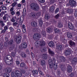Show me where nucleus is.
I'll return each instance as SVG.
<instances>
[{"label":"nucleus","mask_w":77,"mask_h":77,"mask_svg":"<svg viewBox=\"0 0 77 77\" xmlns=\"http://www.w3.org/2000/svg\"><path fill=\"white\" fill-rule=\"evenodd\" d=\"M4 61L5 62V64L9 66H12L14 64L12 57L10 55H7L5 56Z\"/></svg>","instance_id":"obj_1"},{"label":"nucleus","mask_w":77,"mask_h":77,"mask_svg":"<svg viewBox=\"0 0 77 77\" xmlns=\"http://www.w3.org/2000/svg\"><path fill=\"white\" fill-rule=\"evenodd\" d=\"M53 61L54 62V63ZM48 62L50 69H52L53 66L54 70H56L57 69L58 66L57 64H56V59H55L54 58L53 60H48Z\"/></svg>","instance_id":"obj_2"},{"label":"nucleus","mask_w":77,"mask_h":77,"mask_svg":"<svg viewBox=\"0 0 77 77\" xmlns=\"http://www.w3.org/2000/svg\"><path fill=\"white\" fill-rule=\"evenodd\" d=\"M11 76L12 77H21L23 75L22 73L18 70H16L15 72H13L11 73Z\"/></svg>","instance_id":"obj_3"},{"label":"nucleus","mask_w":77,"mask_h":77,"mask_svg":"<svg viewBox=\"0 0 77 77\" xmlns=\"http://www.w3.org/2000/svg\"><path fill=\"white\" fill-rule=\"evenodd\" d=\"M30 6L32 9L34 11H37L39 9V7L38 5L36 3H32Z\"/></svg>","instance_id":"obj_4"},{"label":"nucleus","mask_w":77,"mask_h":77,"mask_svg":"<svg viewBox=\"0 0 77 77\" xmlns=\"http://www.w3.org/2000/svg\"><path fill=\"white\" fill-rule=\"evenodd\" d=\"M35 47H38L39 45L40 47H44V46H45V42L43 41H37L35 42Z\"/></svg>","instance_id":"obj_5"},{"label":"nucleus","mask_w":77,"mask_h":77,"mask_svg":"<svg viewBox=\"0 0 77 77\" xmlns=\"http://www.w3.org/2000/svg\"><path fill=\"white\" fill-rule=\"evenodd\" d=\"M77 3L74 0H69V3L66 5V6H72V7H75Z\"/></svg>","instance_id":"obj_6"},{"label":"nucleus","mask_w":77,"mask_h":77,"mask_svg":"<svg viewBox=\"0 0 77 77\" xmlns=\"http://www.w3.org/2000/svg\"><path fill=\"white\" fill-rule=\"evenodd\" d=\"M30 16L32 18H36V17H39L40 14L35 12H32L30 13Z\"/></svg>","instance_id":"obj_7"},{"label":"nucleus","mask_w":77,"mask_h":77,"mask_svg":"<svg viewBox=\"0 0 77 77\" xmlns=\"http://www.w3.org/2000/svg\"><path fill=\"white\" fill-rule=\"evenodd\" d=\"M41 38V34L39 33L35 34L33 36V38L35 41L39 40Z\"/></svg>","instance_id":"obj_8"},{"label":"nucleus","mask_w":77,"mask_h":77,"mask_svg":"<svg viewBox=\"0 0 77 77\" xmlns=\"http://www.w3.org/2000/svg\"><path fill=\"white\" fill-rule=\"evenodd\" d=\"M21 36L19 35L17 36L16 40V43L17 44L21 43Z\"/></svg>","instance_id":"obj_9"},{"label":"nucleus","mask_w":77,"mask_h":77,"mask_svg":"<svg viewBox=\"0 0 77 77\" xmlns=\"http://www.w3.org/2000/svg\"><path fill=\"white\" fill-rule=\"evenodd\" d=\"M71 50L69 49H68L65 51V54L66 56H69V55L71 54Z\"/></svg>","instance_id":"obj_10"},{"label":"nucleus","mask_w":77,"mask_h":77,"mask_svg":"<svg viewBox=\"0 0 77 77\" xmlns=\"http://www.w3.org/2000/svg\"><path fill=\"white\" fill-rule=\"evenodd\" d=\"M38 71L37 70H33L32 71V75L34 76V77H36V76L38 75Z\"/></svg>","instance_id":"obj_11"},{"label":"nucleus","mask_w":77,"mask_h":77,"mask_svg":"<svg viewBox=\"0 0 77 77\" xmlns=\"http://www.w3.org/2000/svg\"><path fill=\"white\" fill-rule=\"evenodd\" d=\"M48 52L49 53V54H50L51 56H54V51H51V49L50 48H49L48 49Z\"/></svg>","instance_id":"obj_12"},{"label":"nucleus","mask_w":77,"mask_h":77,"mask_svg":"<svg viewBox=\"0 0 77 77\" xmlns=\"http://www.w3.org/2000/svg\"><path fill=\"white\" fill-rule=\"evenodd\" d=\"M56 49L58 51H61L62 49V46L60 45H57L56 46Z\"/></svg>","instance_id":"obj_13"},{"label":"nucleus","mask_w":77,"mask_h":77,"mask_svg":"<svg viewBox=\"0 0 77 77\" xmlns=\"http://www.w3.org/2000/svg\"><path fill=\"white\" fill-rule=\"evenodd\" d=\"M67 71L68 72H71L72 71V67L70 66H69L67 67Z\"/></svg>","instance_id":"obj_14"},{"label":"nucleus","mask_w":77,"mask_h":77,"mask_svg":"<svg viewBox=\"0 0 77 77\" xmlns=\"http://www.w3.org/2000/svg\"><path fill=\"white\" fill-rule=\"evenodd\" d=\"M38 23L35 22H32L31 23V25L32 27H36L37 26Z\"/></svg>","instance_id":"obj_15"},{"label":"nucleus","mask_w":77,"mask_h":77,"mask_svg":"<svg viewBox=\"0 0 77 77\" xmlns=\"http://www.w3.org/2000/svg\"><path fill=\"white\" fill-rule=\"evenodd\" d=\"M27 43H26L23 42L21 44V47L23 48H24V49H26L27 47Z\"/></svg>","instance_id":"obj_16"},{"label":"nucleus","mask_w":77,"mask_h":77,"mask_svg":"<svg viewBox=\"0 0 77 77\" xmlns=\"http://www.w3.org/2000/svg\"><path fill=\"white\" fill-rule=\"evenodd\" d=\"M60 68L63 71H65V66L63 64H61L60 65Z\"/></svg>","instance_id":"obj_17"},{"label":"nucleus","mask_w":77,"mask_h":77,"mask_svg":"<svg viewBox=\"0 0 77 77\" xmlns=\"http://www.w3.org/2000/svg\"><path fill=\"white\" fill-rule=\"evenodd\" d=\"M48 44V46L50 47H54V43H53V42L52 41L49 42Z\"/></svg>","instance_id":"obj_18"},{"label":"nucleus","mask_w":77,"mask_h":77,"mask_svg":"<svg viewBox=\"0 0 77 77\" xmlns=\"http://www.w3.org/2000/svg\"><path fill=\"white\" fill-rule=\"evenodd\" d=\"M0 9L3 11H5L7 9V8L5 6V5H4L0 7Z\"/></svg>","instance_id":"obj_19"},{"label":"nucleus","mask_w":77,"mask_h":77,"mask_svg":"<svg viewBox=\"0 0 77 77\" xmlns=\"http://www.w3.org/2000/svg\"><path fill=\"white\" fill-rule=\"evenodd\" d=\"M42 58L43 59L47 60L48 58V55L47 54H44L42 55Z\"/></svg>","instance_id":"obj_20"},{"label":"nucleus","mask_w":77,"mask_h":77,"mask_svg":"<svg viewBox=\"0 0 77 77\" xmlns=\"http://www.w3.org/2000/svg\"><path fill=\"white\" fill-rule=\"evenodd\" d=\"M38 22L39 23V26L40 27H42V24H43V21L41 19L39 20H38Z\"/></svg>","instance_id":"obj_21"},{"label":"nucleus","mask_w":77,"mask_h":77,"mask_svg":"<svg viewBox=\"0 0 77 77\" xmlns=\"http://www.w3.org/2000/svg\"><path fill=\"white\" fill-rule=\"evenodd\" d=\"M68 20L71 21H73L74 20V18L73 16H70L68 17Z\"/></svg>","instance_id":"obj_22"},{"label":"nucleus","mask_w":77,"mask_h":77,"mask_svg":"<svg viewBox=\"0 0 77 77\" xmlns=\"http://www.w3.org/2000/svg\"><path fill=\"white\" fill-rule=\"evenodd\" d=\"M41 63L42 66H45V60H42L41 61Z\"/></svg>","instance_id":"obj_23"},{"label":"nucleus","mask_w":77,"mask_h":77,"mask_svg":"<svg viewBox=\"0 0 77 77\" xmlns=\"http://www.w3.org/2000/svg\"><path fill=\"white\" fill-rule=\"evenodd\" d=\"M54 10V6H52L49 9V11L50 12H53Z\"/></svg>","instance_id":"obj_24"},{"label":"nucleus","mask_w":77,"mask_h":77,"mask_svg":"<svg viewBox=\"0 0 77 77\" xmlns=\"http://www.w3.org/2000/svg\"><path fill=\"white\" fill-rule=\"evenodd\" d=\"M17 20V17L16 16H14L13 17H12V19L11 20V22H12L13 23H14L15 21V20Z\"/></svg>","instance_id":"obj_25"},{"label":"nucleus","mask_w":77,"mask_h":77,"mask_svg":"<svg viewBox=\"0 0 77 77\" xmlns=\"http://www.w3.org/2000/svg\"><path fill=\"white\" fill-rule=\"evenodd\" d=\"M5 71L8 72V73H10V72H11L12 70H11V68H7L5 69Z\"/></svg>","instance_id":"obj_26"},{"label":"nucleus","mask_w":77,"mask_h":77,"mask_svg":"<svg viewBox=\"0 0 77 77\" xmlns=\"http://www.w3.org/2000/svg\"><path fill=\"white\" fill-rule=\"evenodd\" d=\"M69 44L71 47L74 46L75 45V43L73 42L72 40H70L69 42Z\"/></svg>","instance_id":"obj_27"},{"label":"nucleus","mask_w":77,"mask_h":77,"mask_svg":"<svg viewBox=\"0 0 77 77\" xmlns=\"http://www.w3.org/2000/svg\"><path fill=\"white\" fill-rule=\"evenodd\" d=\"M73 11V10L72 9H68L67 11V13H68V14H72Z\"/></svg>","instance_id":"obj_28"},{"label":"nucleus","mask_w":77,"mask_h":77,"mask_svg":"<svg viewBox=\"0 0 77 77\" xmlns=\"http://www.w3.org/2000/svg\"><path fill=\"white\" fill-rule=\"evenodd\" d=\"M21 56L22 57H23V58H26V54L24 52H22L21 53Z\"/></svg>","instance_id":"obj_29"},{"label":"nucleus","mask_w":77,"mask_h":77,"mask_svg":"<svg viewBox=\"0 0 77 77\" xmlns=\"http://www.w3.org/2000/svg\"><path fill=\"white\" fill-rule=\"evenodd\" d=\"M26 8H24L23 10V16H26Z\"/></svg>","instance_id":"obj_30"},{"label":"nucleus","mask_w":77,"mask_h":77,"mask_svg":"<svg viewBox=\"0 0 77 77\" xmlns=\"http://www.w3.org/2000/svg\"><path fill=\"white\" fill-rule=\"evenodd\" d=\"M54 31L55 32V33H59V32H60V31L58 29H54Z\"/></svg>","instance_id":"obj_31"},{"label":"nucleus","mask_w":77,"mask_h":77,"mask_svg":"<svg viewBox=\"0 0 77 77\" xmlns=\"http://www.w3.org/2000/svg\"><path fill=\"white\" fill-rule=\"evenodd\" d=\"M8 14H5L4 15V16L3 17V20L5 21H6V19H7V18H8Z\"/></svg>","instance_id":"obj_32"},{"label":"nucleus","mask_w":77,"mask_h":77,"mask_svg":"<svg viewBox=\"0 0 77 77\" xmlns=\"http://www.w3.org/2000/svg\"><path fill=\"white\" fill-rule=\"evenodd\" d=\"M9 44L8 42H4V45L5 47H7L9 46Z\"/></svg>","instance_id":"obj_33"},{"label":"nucleus","mask_w":77,"mask_h":77,"mask_svg":"<svg viewBox=\"0 0 77 77\" xmlns=\"http://www.w3.org/2000/svg\"><path fill=\"white\" fill-rule=\"evenodd\" d=\"M68 27L69 29H71V30H72V29H74V26H73V25H72V24H71L70 25L69 24Z\"/></svg>","instance_id":"obj_34"},{"label":"nucleus","mask_w":77,"mask_h":77,"mask_svg":"<svg viewBox=\"0 0 77 77\" xmlns=\"http://www.w3.org/2000/svg\"><path fill=\"white\" fill-rule=\"evenodd\" d=\"M8 42L9 45H12L14 44V41L13 39H11Z\"/></svg>","instance_id":"obj_35"},{"label":"nucleus","mask_w":77,"mask_h":77,"mask_svg":"<svg viewBox=\"0 0 77 77\" xmlns=\"http://www.w3.org/2000/svg\"><path fill=\"white\" fill-rule=\"evenodd\" d=\"M47 50V48L45 47H44L41 48V51L42 52H45Z\"/></svg>","instance_id":"obj_36"},{"label":"nucleus","mask_w":77,"mask_h":77,"mask_svg":"<svg viewBox=\"0 0 77 77\" xmlns=\"http://www.w3.org/2000/svg\"><path fill=\"white\" fill-rule=\"evenodd\" d=\"M42 34L43 35V37H45L46 36V32L44 31H42Z\"/></svg>","instance_id":"obj_37"},{"label":"nucleus","mask_w":77,"mask_h":77,"mask_svg":"<svg viewBox=\"0 0 77 77\" xmlns=\"http://www.w3.org/2000/svg\"><path fill=\"white\" fill-rule=\"evenodd\" d=\"M20 66L21 68H24L25 67V63H21L20 64Z\"/></svg>","instance_id":"obj_38"},{"label":"nucleus","mask_w":77,"mask_h":77,"mask_svg":"<svg viewBox=\"0 0 77 77\" xmlns=\"http://www.w3.org/2000/svg\"><path fill=\"white\" fill-rule=\"evenodd\" d=\"M61 58L62 59V62H65V61L66 60V59H65V58L63 56H61Z\"/></svg>","instance_id":"obj_39"},{"label":"nucleus","mask_w":77,"mask_h":77,"mask_svg":"<svg viewBox=\"0 0 77 77\" xmlns=\"http://www.w3.org/2000/svg\"><path fill=\"white\" fill-rule=\"evenodd\" d=\"M4 77H9V74L8 73H5L4 74Z\"/></svg>","instance_id":"obj_40"},{"label":"nucleus","mask_w":77,"mask_h":77,"mask_svg":"<svg viewBox=\"0 0 77 77\" xmlns=\"http://www.w3.org/2000/svg\"><path fill=\"white\" fill-rule=\"evenodd\" d=\"M72 61L74 62V63H77V58L75 57L72 60Z\"/></svg>","instance_id":"obj_41"},{"label":"nucleus","mask_w":77,"mask_h":77,"mask_svg":"<svg viewBox=\"0 0 77 77\" xmlns=\"http://www.w3.org/2000/svg\"><path fill=\"white\" fill-rule=\"evenodd\" d=\"M67 35V37L69 38H72V34L71 33H68Z\"/></svg>","instance_id":"obj_42"},{"label":"nucleus","mask_w":77,"mask_h":77,"mask_svg":"<svg viewBox=\"0 0 77 77\" xmlns=\"http://www.w3.org/2000/svg\"><path fill=\"white\" fill-rule=\"evenodd\" d=\"M20 15V12L19 11H17L16 12V15L17 16V17H19Z\"/></svg>","instance_id":"obj_43"},{"label":"nucleus","mask_w":77,"mask_h":77,"mask_svg":"<svg viewBox=\"0 0 77 77\" xmlns=\"http://www.w3.org/2000/svg\"><path fill=\"white\" fill-rule=\"evenodd\" d=\"M50 16H48L47 14H45V18L46 20H49L50 19Z\"/></svg>","instance_id":"obj_44"},{"label":"nucleus","mask_w":77,"mask_h":77,"mask_svg":"<svg viewBox=\"0 0 77 77\" xmlns=\"http://www.w3.org/2000/svg\"><path fill=\"white\" fill-rule=\"evenodd\" d=\"M23 23V19H21L20 18V20H19V24H22Z\"/></svg>","instance_id":"obj_45"},{"label":"nucleus","mask_w":77,"mask_h":77,"mask_svg":"<svg viewBox=\"0 0 77 77\" xmlns=\"http://www.w3.org/2000/svg\"><path fill=\"white\" fill-rule=\"evenodd\" d=\"M57 1V0H51L50 1V3L51 4H53L54 2Z\"/></svg>","instance_id":"obj_46"},{"label":"nucleus","mask_w":77,"mask_h":77,"mask_svg":"<svg viewBox=\"0 0 77 77\" xmlns=\"http://www.w3.org/2000/svg\"><path fill=\"white\" fill-rule=\"evenodd\" d=\"M46 30L48 32H50L51 31V28H48L46 29Z\"/></svg>","instance_id":"obj_47"},{"label":"nucleus","mask_w":77,"mask_h":77,"mask_svg":"<svg viewBox=\"0 0 77 77\" xmlns=\"http://www.w3.org/2000/svg\"><path fill=\"white\" fill-rule=\"evenodd\" d=\"M59 16H60L59 14H57L56 15H55V18L56 19H58V18H59Z\"/></svg>","instance_id":"obj_48"},{"label":"nucleus","mask_w":77,"mask_h":77,"mask_svg":"<svg viewBox=\"0 0 77 77\" xmlns=\"http://www.w3.org/2000/svg\"><path fill=\"white\" fill-rule=\"evenodd\" d=\"M58 26L60 28L62 27H63V25H62V24L60 23H58Z\"/></svg>","instance_id":"obj_49"},{"label":"nucleus","mask_w":77,"mask_h":77,"mask_svg":"<svg viewBox=\"0 0 77 77\" xmlns=\"http://www.w3.org/2000/svg\"><path fill=\"white\" fill-rule=\"evenodd\" d=\"M39 2L41 3H44L45 2V0H38Z\"/></svg>","instance_id":"obj_50"},{"label":"nucleus","mask_w":77,"mask_h":77,"mask_svg":"<svg viewBox=\"0 0 77 77\" xmlns=\"http://www.w3.org/2000/svg\"><path fill=\"white\" fill-rule=\"evenodd\" d=\"M3 47H4L3 44L0 43V48H1V49H2V48H3Z\"/></svg>","instance_id":"obj_51"},{"label":"nucleus","mask_w":77,"mask_h":77,"mask_svg":"<svg viewBox=\"0 0 77 77\" xmlns=\"http://www.w3.org/2000/svg\"><path fill=\"white\" fill-rule=\"evenodd\" d=\"M59 11V8H57L55 11V14H57V13Z\"/></svg>","instance_id":"obj_52"},{"label":"nucleus","mask_w":77,"mask_h":77,"mask_svg":"<svg viewBox=\"0 0 77 77\" xmlns=\"http://www.w3.org/2000/svg\"><path fill=\"white\" fill-rule=\"evenodd\" d=\"M9 30L11 31V32H13L14 31V28L12 27H11L9 28Z\"/></svg>","instance_id":"obj_53"},{"label":"nucleus","mask_w":77,"mask_h":77,"mask_svg":"<svg viewBox=\"0 0 77 77\" xmlns=\"http://www.w3.org/2000/svg\"><path fill=\"white\" fill-rule=\"evenodd\" d=\"M22 32L23 33H26V28L23 29Z\"/></svg>","instance_id":"obj_54"},{"label":"nucleus","mask_w":77,"mask_h":77,"mask_svg":"<svg viewBox=\"0 0 77 77\" xmlns=\"http://www.w3.org/2000/svg\"><path fill=\"white\" fill-rule=\"evenodd\" d=\"M74 75V73H71L69 75L70 77H73Z\"/></svg>","instance_id":"obj_55"},{"label":"nucleus","mask_w":77,"mask_h":77,"mask_svg":"<svg viewBox=\"0 0 77 77\" xmlns=\"http://www.w3.org/2000/svg\"><path fill=\"white\" fill-rule=\"evenodd\" d=\"M16 4L17 3L14 2L12 4V6H13V7H15V6L16 5Z\"/></svg>","instance_id":"obj_56"},{"label":"nucleus","mask_w":77,"mask_h":77,"mask_svg":"<svg viewBox=\"0 0 77 77\" xmlns=\"http://www.w3.org/2000/svg\"><path fill=\"white\" fill-rule=\"evenodd\" d=\"M39 72L40 74H41V75H44V74L43 72H42L41 71Z\"/></svg>","instance_id":"obj_57"},{"label":"nucleus","mask_w":77,"mask_h":77,"mask_svg":"<svg viewBox=\"0 0 77 77\" xmlns=\"http://www.w3.org/2000/svg\"><path fill=\"white\" fill-rule=\"evenodd\" d=\"M65 39L64 38L62 40V42L64 44H66V42H65Z\"/></svg>","instance_id":"obj_58"},{"label":"nucleus","mask_w":77,"mask_h":77,"mask_svg":"<svg viewBox=\"0 0 77 77\" xmlns=\"http://www.w3.org/2000/svg\"><path fill=\"white\" fill-rule=\"evenodd\" d=\"M5 41L6 42H8L9 41V39L7 37H5Z\"/></svg>","instance_id":"obj_59"},{"label":"nucleus","mask_w":77,"mask_h":77,"mask_svg":"<svg viewBox=\"0 0 77 77\" xmlns=\"http://www.w3.org/2000/svg\"><path fill=\"white\" fill-rule=\"evenodd\" d=\"M74 15L75 17H77V11H75Z\"/></svg>","instance_id":"obj_60"},{"label":"nucleus","mask_w":77,"mask_h":77,"mask_svg":"<svg viewBox=\"0 0 77 77\" xmlns=\"http://www.w3.org/2000/svg\"><path fill=\"white\" fill-rule=\"evenodd\" d=\"M11 56L13 57H15V54L14 53V52H12L11 54Z\"/></svg>","instance_id":"obj_61"},{"label":"nucleus","mask_w":77,"mask_h":77,"mask_svg":"<svg viewBox=\"0 0 77 77\" xmlns=\"http://www.w3.org/2000/svg\"><path fill=\"white\" fill-rule=\"evenodd\" d=\"M16 63L17 65H19V64H20V61L18 60H16Z\"/></svg>","instance_id":"obj_62"},{"label":"nucleus","mask_w":77,"mask_h":77,"mask_svg":"<svg viewBox=\"0 0 77 77\" xmlns=\"http://www.w3.org/2000/svg\"><path fill=\"white\" fill-rule=\"evenodd\" d=\"M17 7H18V8H20V7H21V4L20 3L18 4L17 5Z\"/></svg>","instance_id":"obj_63"},{"label":"nucleus","mask_w":77,"mask_h":77,"mask_svg":"<svg viewBox=\"0 0 77 77\" xmlns=\"http://www.w3.org/2000/svg\"><path fill=\"white\" fill-rule=\"evenodd\" d=\"M14 7H12L11 8V9L10 10V11H14Z\"/></svg>","instance_id":"obj_64"}]
</instances>
